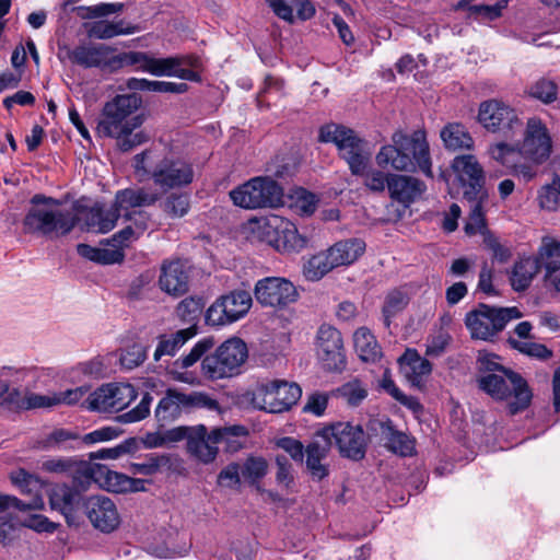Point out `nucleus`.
Listing matches in <instances>:
<instances>
[{"label": "nucleus", "mask_w": 560, "mask_h": 560, "mask_svg": "<svg viewBox=\"0 0 560 560\" xmlns=\"http://www.w3.org/2000/svg\"><path fill=\"white\" fill-rule=\"evenodd\" d=\"M230 197L244 209L277 208L282 205L283 189L269 177H254L232 189Z\"/></svg>", "instance_id": "9b49d317"}, {"label": "nucleus", "mask_w": 560, "mask_h": 560, "mask_svg": "<svg viewBox=\"0 0 560 560\" xmlns=\"http://www.w3.org/2000/svg\"><path fill=\"white\" fill-rule=\"evenodd\" d=\"M509 342L513 349H516L526 355L539 360H548L553 354L552 351L542 343L533 341H518L512 338L509 339Z\"/></svg>", "instance_id": "603ef678"}, {"label": "nucleus", "mask_w": 560, "mask_h": 560, "mask_svg": "<svg viewBox=\"0 0 560 560\" xmlns=\"http://www.w3.org/2000/svg\"><path fill=\"white\" fill-rule=\"evenodd\" d=\"M538 199L542 209L556 210L560 206V183L553 182L551 185L545 186Z\"/></svg>", "instance_id": "bf43d9fd"}, {"label": "nucleus", "mask_w": 560, "mask_h": 560, "mask_svg": "<svg viewBox=\"0 0 560 560\" xmlns=\"http://www.w3.org/2000/svg\"><path fill=\"white\" fill-rule=\"evenodd\" d=\"M340 393L351 406H358L368 395L366 388L358 380L342 385Z\"/></svg>", "instance_id": "680f3d73"}, {"label": "nucleus", "mask_w": 560, "mask_h": 560, "mask_svg": "<svg viewBox=\"0 0 560 560\" xmlns=\"http://www.w3.org/2000/svg\"><path fill=\"white\" fill-rule=\"evenodd\" d=\"M86 30L90 37L109 39L118 35L133 34L137 27L125 23L122 20L117 22L101 20L89 24Z\"/></svg>", "instance_id": "e433bc0d"}, {"label": "nucleus", "mask_w": 560, "mask_h": 560, "mask_svg": "<svg viewBox=\"0 0 560 560\" xmlns=\"http://www.w3.org/2000/svg\"><path fill=\"white\" fill-rule=\"evenodd\" d=\"M453 168L458 175L463 198L470 208L465 232L469 235L481 233L486 229V206L489 203L483 168L471 154L456 156Z\"/></svg>", "instance_id": "7ed1b4c3"}, {"label": "nucleus", "mask_w": 560, "mask_h": 560, "mask_svg": "<svg viewBox=\"0 0 560 560\" xmlns=\"http://www.w3.org/2000/svg\"><path fill=\"white\" fill-rule=\"evenodd\" d=\"M115 50V48L104 44L82 43L74 47H66V56L72 65L84 69L100 68L108 70L109 55Z\"/></svg>", "instance_id": "4be33fe9"}, {"label": "nucleus", "mask_w": 560, "mask_h": 560, "mask_svg": "<svg viewBox=\"0 0 560 560\" xmlns=\"http://www.w3.org/2000/svg\"><path fill=\"white\" fill-rule=\"evenodd\" d=\"M359 138L351 128L334 122L320 127L318 136L319 141L331 142L337 147V150L342 149L343 145L346 147Z\"/></svg>", "instance_id": "58836bf2"}, {"label": "nucleus", "mask_w": 560, "mask_h": 560, "mask_svg": "<svg viewBox=\"0 0 560 560\" xmlns=\"http://www.w3.org/2000/svg\"><path fill=\"white\" fill-rule=\"evenodd\" d=\"M427 189V185L413 176L389 174L388 194L390 199L409 207L419 199Z\"/></svg>", "instance_id": "b1692460"}, {"label": "nucleus", "mask_w": 560, "mask_h": 560, "mask_svg": "<svg viewBox=\"0 0 560 560\" xmlns=\"http://www.w3.org/2000/svg\"><path fill=\"white\" fill-rule=\"evenodd\" d=\"M78 439L79 434L75 432L66 429H55L37 442V447L40 450L59 448L65 445L66 442Z\"/></svg>", "instance_id": "3c124183"}, {"label": "nucleus", "mask_w": 560, "mask_h": 560, "mask_svg": "<svg viewBox=\"0 0 560 560\" xmlns=\"http://www.w3.org/2000/svg\"><path fill=\"white\" fill-rule=\"evenodd\" d=\"M147 353L144 347L139 343H133L121 353L120 364L128 370H132L143 363Z\"/></svg>", "instance_id": "13d9d810"}, {"label": "nucleus", "mask_w": 560, "mask_h": 560, "mask_svg": "<svg viewBox=\"0 0 560 560\" xmlns=\"http://www.w3.org/2000/svg\"><path fill=\"white\" fill-rule=\"evenodd\" d=\"M5 392L8 396L3 398L4 401H9L11 404L16 405L20 408L25 409H35V408H44L51 407L56 405L55 395L54 396H44L37 394H31L28 397L20 401V393L16 389L9 392V387L5 386Z\"/></svg>", "instance_id": "a18cd8bd"}, {"label": "nucleus", "mask_w": 560, "mask_h": 560, "mask_svg": "<svg viewBox=\"0 0 560 560\" xmlns=\"http://www.w3.org/2000/svg\"><path fill=\"white\" fill-rule=\"evenodd\" d=\"M122 10L121 3H100L91 7H80V16L82 19H96L107 16Z\"/></svg>", "instance_id": "4d7b16f0"}, {"label": "nucleus", "mask_w": 560, "mask_h": 560, "mask_svg": "<svg viewBox=\"0 0 560 560\" xmlns=\"http://www.w3.org/2000/svg\"><path fill=\"white\" fill-rule=\"evenodd\" d=\"M168 462L170 458L167 456L150 455L147 456L141 463L132 464L133 472L141 475H153L160 469V467L167 465Z\"/></svg>", "instance_id": "052dcab7"}, {"label": "nucleus", "mask_w": 560, "mask_h": 560, "mask_svg": "<svg viewBox=\"0 0 560 560\" xmlns=\"http://www.w3.org/2000/svg\"><path fill=\"white\" fill-rule=\"evenodd\" d=\"M317 355L329 371L343 369L346 360L341 334L335 327L324 324L316 337Z\"/></svg>", "instance_id": "6ab92c4d"}, {"label": "nucleus", "mask_w": 560, "mask_h": 560, "mask_svg": "<svg viewBox=\"0 0 560 560\" xmlns=\"http://www.w3.org/2000/svg\"><path fill=\"white\" fill-rule=\"evenodd\" d=\"M153 397L149 393H144L137 407L121 415L125 422H136L147 418L150 415V407Z\"/></svg>", "instance_id": "69168bd1"}, {"label": "nucleus", "mask_w": 560, "mask_h": 560, "mask_svg": "<svg viewBox=\"0 0 560 560\" xmlns=\"http://www.w3.org/2000/svg\"><path fill=\"white\" fill-rule=\"evenodd\" d=\"M160 199V192L145 187L126 188L116 192L113 205L119 214L120 211H125L124 217L127 220H133V215H139L141 220H147L141 211L130 212L129 210L153 206Z\"/></svg>", "instance_id": "5701e85b"}, {"label": "nucleus", "mask_w": 560, "mask_h": 560, "mask_svg": "<svg viewBox=\"0 0 560 560\" xmlns=\"http://www.w3.org/2000/svg\"><path fill=\"white\" fill-rule=\"evenodd\" d=\"M361 238H348L335 243L326 252L312 256L303 267L307 280L318 281L332 269L353 264L365 252Z\"/></svg>", "instance_id": "0eeeda50"}, {"label": "nucleus", "mask_w": 560, "mask_h": 560, "mask_svg": "<svg viewBox=\"0 0 560 560\" xmlns=\"http://www.w3.org/2000/svg\"><path fill=\"white\" fill-rule=\"evenodd\" d=\"M253 299L245 290H234L218 298L207 310L210 326H226L243 318L250 310Z\"/></svg>", "instance_id": "4468645a"}, {"label": "nucleus", "mask_w": 560, "mask_h": 560, "mask_svg": "<svg viewBox=\"0 0 560 560\" xmlns=\"http://www.w3.org/2000/svg\"><path fill=\"white\" fill-rule=\"evenodd\" d=\"M142 98L136 93L115 96L103 108L97 124V132L103 137L115 138L128 126L141 127L143 117L132 114L141 106Z\"/></svg>", "instance_id": "6e6552de"}, {"label": "nucleus", "mask_w": 560, "mask_h": 560, "mask_svg": "<svg viewBox=\"0 0 560 560\" xmlns=\"http://www.w3.org/2000/svg\"><path fill=\"white\" fill-rule=\"evenodd\" d=\"M324 436L335 444L342 457L352 460L364 458L368 446V435L361 425L350 422H338L324 428Z\"/></svg>", "instance_id": "2eb2a0df"}, {"label": "nucleus", "mask_w": 560, "mask_h": 560, "mask_svg": "<svg viewBox=\"0 0 560 560\" xmlns=\"http://www.w3.org/2000/svg\"><path fill=\"white\" fill-rule=\"evenodd\" d=\"M328 399V394L322 392H314L307 397V401L303 410L315 416H322L324 415L327 408Z\"/></svg>", "instance_id": "774afa93"}, {"label": "nucleus", "mask_w": 560, "mask_h": 560, "mask_svg": "<svg viewBox=\"0 0 560 560\" xmlns=\"http://www.w3.org/2000/svg\"><path fill=\"white\" fill-rule=\"evenodd\" d=\"M539 268L540 266L535 258L527 257L516 261L510 276L512 288L517 292L528 289Z\"/></svg>", "instance_id": "473e14b6"}, {"label": "nucleus", "mask_w": 560, "mask_h": 560, "mask_svg": "<svg viewBox=\"0 0 560 560\" xmlns=\"http://www.w3.org/2000/svg\"><path fill=\"white\" fill-rule=\"evenodd\" d=\"M302 396L299 384L284 380H273L261 383L253 395V404L261 410L271 413L291 409Z\"/></svg>", "instance_id": "f8f14e48"}, {"label": "nucleus", "mask_w": 560, "mask_h": 560, "mask_svg": "<svg viewBox=\"0 0 560 560\" xmlns=\"http://www.w3.org/2000/svg\"><path fill=\"white\" fill-rule=\"evenodd\" d=\"M85 514L94 528L109 534L116 530L121 522L115 502L105 495H92L84 503Z\"/></svg>", "instance_id": "aec40b11"}, {"label": "nucleus", "mask_w": 560, "mask_h": 560, "mask_svg": "<svg viewBox=\"0 0 560 560\" xmlns=\"http://www.w3.org/2000/svg\"><path fill=\"white\" fill-rule=\"evenodd\" d=\"M523 316L516 307H492L480 303L477 308L468 312L465 325L472 339L492 340L512 319Z\"/></svg>", "instance_id": "9d476101"}, {"label": "nucleus", "mask_w": 560, "mask_h": 560, "mask_svg": "<svg viewBox=\"0 0 560 560\" xmlns=\"http://www.w3.org/2000/svg\"><path fill=\"white\" fill-rule=\"evenodd\" d=\"M478 388L495 401H504L510 416L525 411L532 404L534 394L528 382L517 372L509 369L502 373L480 375Z\"/></svg>", "instance_id": "39448f33"}, {"label": "nucleus", "mask_w": 560, "mask_h": 560, "mask_svg": "<svg viewBox=\"0 0 560 560\" xmlns=\"http://www.w3.org/2000/svg\"><path fill=\"white\" fill-rule=\"evenodd\" d=\"M365 147L366 142L359 138L338 150L339 158L347 162L352 175L362 176L368 170L371 153Z\"/></svg>", "instance_id": "7c9ffc66"}, {"label": "nucleus", "mask_w": 560, "mask_h": 560, "mask_svg": "<svg viewBox=\"0 0 560 560\" xmlns=\"http://www.w3.org/2000/svg\"><path fill=\"white\" fill-rule=\"evenodd\" d=\"M558 84L547 78L538 79L526 89L528 96L544 104L553 103L558 98Z\"/></svg>", "instance_id": "37998d69"}, {"label": "nucleus", "mask_w": 560, "mask_h": 560, "mask_svg": "<svg viewBox=\"0 0 560 560\" xmlns=\"http://www.w3.org/2000/svg\"><path fill=\"white\" fill-rule=\"evenodd\" d=\"M214 343L213 337L199 340L190 352L176 363L182 369H188L203 357L201 372L205 377L211 381L233 377L240 374L241 368L248 357L246 343L240 338H230L212 353L207 354L214 347Z\"/></svg>", "instance_id": "f257e3e1"}, {"label": "nucleus", "mask_w": 560, "mask_h": 560, "mask_svg": "<svg viewBox=\"0 0 560 560\" xmlns=\"http://www.w3.org/2000/svg\"><path fill=\"white\" fill-rule=\"evenodd\" d=\"M44 501L39 495H34L30 501L25 502L12 495L0 494V524L12 523V510L32 511L40 510Z\"/></svg>", "instance_id": "c9c22d12"}, {"label": "nucleus", "mask_w": 560, "mask_h": 560, "mask_svg": "<svg viewBox=\"0 0 560 560\" xmlns=\"http://www.w3.org/2000/svg\"><path fill=\"white\" fill-rule=\"evenodd\" d=\"M159 287L166 294L179 298L189 291L190 267L179 258L165 259L160 267Z\"/></svg>", "instance_id": "412c9836"}, {"label": "nucleus", "mask_w": 560, "mask_h": 560, "mask_svg": "<svg viewBox=\"0 0 560 560\" xmlns=\"http://www.w3.org/2000/svg\"><path fill=\"white\" fill-rule=\"evenodd\" d=\"M478 121L487 131L498 133L505 139H512L523 126L516 110L497 98L480 103Z\"/></svg>", "instance_id": "ddd939ff"}, {"label": "nucleus", "mask_w": 560, "mask_h": 560, "mask_svg": "<svg viewBox=\"0 0 560 560\" xmlns=\"http://www.w3.org/2000/svg\"><path fill=\"white\" fill-rule=\"evenodd\" d=\"M137 398V392L131 384H105L91 393L83 406L92 411H120Z\"/></svg>", "instance_id": "dca6fc26"}, {"label": "nucleus", "mask_w": 560, "mask_h": 560, "mask_svg": "<svg viewBox=\"0 0 560 560\" xmlns=\"http://www.w3.org/2000/svg\"><path fill=\"white\" fill-rule=\"evenodd\" d=\"M196 408L220 410L219 402L207 394L184 393L177 388H168L159 401L154 417L159 428H165L177 420L183 412H189Z\"/></svg>", "instance_id": "1a4fd4ad"}, {"label": "nucleus", "mask_w": 560, "mask_h": 560, "mask_svg": "<svg viewBox=\"0 0 560 560\" xmlns=\"http://www.w3.org/2000/svg\"><path fill=\"white\" fill-rule=\"evenodd\" d=\"M139 128L140 127L128 126L121 135H117L114 138L117 141L119 150L128 152L149 140V136L143 130H139Z\"/></svg>", "instance_id": "49530a36"}, {"label": "nucleus", "mask_w": 560, "mask_h": 560, "mask_svg": "<svg viewBox=\"0 0 560 560\" xmlns=\"http://www.w3.org/2000/svg\"><path fill=\"white\" fill-rule=\"evenodd\" d=\"M393 144L383 145L375 156L382 168L388 166L396 171H415L418 166L422 173L432 177V163L425 132L416 130L411 135L394 132Z\"/></svg>", "instance_id": "f03ea898"}, {"label": "nucleus", "mask_w": 560, "mask_h": 560, "mask_svg": "<svg viewBox=\"0 0 560 560\" xmlns=\"http://www.w3.org/2000/svg\"><path fill=\"white\" fill-rule=\"evenodd\" d=\"M248 435V430L244 425H229L212 429V439L218 440L219 444H224V451L236 453L243 447L241 438Z\"/></svg>", "instance_id": "4c0bfd02"}, {"label": "nucleus", "mask_w": 560, "mask_h": 560, "mask_svg": "<svg viewBox=\"0 0 560 560\" xmlns=\"http://www.w3.org/2000/svg\"><path fill=\"white\" fill-rule=\"evenodd\" d=\"M148 54L143 51H124L109 55L108 71L115 72L125 67H133L137 71L145 72Z\"/></svg>", "instance_id": "a19ab883"}, {"label": "nucleus", "mask_w": 560, "mask_h": 560, "mask_svg": "<svg viewBox=\"0 0 560 560\" xmlns=\"http://www.w3.org/2000/svg\"><path fill=\"white\" fill-rule=\"evenodd\" d=\"M145 72L153 75H173L174 67L182 66L183 60L178 57L154 58L148 54Z\"/></svg>", "instance_id": "de8ad7c7"}, {"label": "nucleus", "mask_w": 560, "mask_h": 560, "mask_svg": "<svg viewBox=\"0 0 560 560\" xmlns=\"http://www.w3.org/2000/svg\"><path fill=\"white\" fill-rule=\"evenodd\" d=\"M187 452L203 464L214 462L219 453L218 440L212 439L203 424L194 427L187 443Z\"/></svg>", "instance_id": "393cba45"}, {"label": "nucleus", "mask_w": 560, "mask_h": 560, "mask_svg": "<svg viewBox=\"0 0 560 560\" xmlns=\"http://www.w3.org/2000/svg\"><path fill=\"white\" fill-rule=\"evenodd\" d=\"M353 341L354 349L362 361L376 362L381 358V347L366 327H360L355 330Z\"/></svg>", "instance_id": "f704fd0d"}, {"label": "nucleus", "mask_w": 560, "mask_h": 560, "mask_svg": "<svg viewBox=\"0 0 560 560\" xmlns=\"http://www.w3.org/2000/svg\"><path fill=\"white\" fill-rule=\"evenodd\" d=\"M399 360L404 364L405 375L410 384L417 388H422L425 384V378L432 372L431 362L411 349H407Z\"/></svg>", "instance_id": "bb28decb"}, {"label": "nucleus", "mask_w": 560, "mask_h": 560, "mask_svg": "<svg viewBox=\"0 0 560 560\" xmlns=\"http://www.w3.org/2000/svg\"><path fill=\"white\" fill-rule=\"evenodd\" d=\"M151 153V150H145L135 155L133 167L137 175L149 176L163 191L182 188L192 183L194 168L190 163L174 156H164L153 162Z\"/></svg>", "instance_id": "423d86ee"}, {"label": "nucleus", "mask_w": 560, "mask_h": 560, "mask_svg": "<svg viewBox=\"0 0 560 560\" xmlns=\"http://www.w3.org/2000/svg\"><path fill=\"white\" fill-rule=\"evenodd\" d=\"M205 303L201 298L188 296L179 302L176 307L177 315L182 320L191 323L199 318L202 313Z\"/></svg>", "instance_id": "09e8293b"}, {"label": "nucleus", "mask_w": 560, "mask_h": 560, "mask_svg": "<svg viewBox=\"0 0 560 560\" xmlns=\"http://www.w3.org/2000/svg\"><path fill=\"white\" fill-rule=\"evenodd\" d=\"M241 468L243 477L254 483L267 474L268 463L262 457L250 456Z\"/></svg>", "instance_id": "864d4df0"}, {"label": "nucleus", "mask_w": 560, "mask_h": 560, "mask_svg": "<svg viewBox=\"0 0 560 560\" xmlns=\"http://www.w3.org/2000/svg\"><path fill=\"white\" fill-rule=\"evenodd\" d=\"M83 477L86 482L91 480L98 483L102 488L112 492H127L130 488L129 477L125 474L110 470L107 466L95 464L91 466Z\"/></svg>", "instance_id": "a878e982"}, {"label": "nucleus", "mask_w": 560, "mask_h": 560, "mask_svg": "<svg viewBox=\"0 0 560 560\" xmlns=\"http://www.w3.org/2000/svg\"><path fill=\"white\" fill-rule=\"evenodd\" d=\"M255 298L262 306L285 307L298 300V291L292 282L284 278L267 277L257 281Z\"/></svg>", "instance_id": "a211bd4d"}, {"label": "nucleus", "mask_w": 560, "mask_h": 560, "mask_svg": "<svg viewBox=\"0 0 560 560\" xmlns=\"http://www.w3.org/2000/svg\"><path fill=\"white\" fill-rule=\"evenodd\" d=\"M189 208V197L185 194H171L162 203L163 211L171 218L184 217Z\"/></svg>", "instance_id": "8fccbe9b"}, {"label": "nucleus", "mask_w": 560, "mask_h": 560, "mask_svg": "<svg viewBox=\"0 0 560 560\" xmlns=\"http://www.w3.org/2000/svg\"><path fill=\"white\" fill-rule=\"evenodd\" d=\"M197 334V327L190 326L176 331L171 337H162L154 352V360L159 361L163 355H174L175 351L187 340Z\"/></svg>", "instance_id": "ea45409f"}, {"label": "nucleus", "mask_w": 560, "mask_h": 560, "mask_svg": "<svg viewBox=\"0 0 560 560\" xmlns=\"http://www.w3.org/2000/svg\"><path fill=\"white\" fill-rule=\"evenodd\" d=\"M535 259L545 269V272H548V267L552 265L555 269L560 268V242L550 236L542 237Z\"/></svg>", "instance_id": "79ce46f5"}, {"label": "nucleus", "mask_w": 560, "mask_h": 560, "mask_svg": "<svg viewBox=\"0 0 560 560\" xmlns=\"http://www.w3.org/2000/svg\"><path fill=\"white\" fill-rule=\"evenodd\" d=\"M410 294L407 285L390 289L382 305V317L386 328L390 327L392 319L400 314L409 304Z\"/></svg>", "instance_id": "2f4dec72"}, {"label": "nucleus", "mask_w": 560, "mask_h": 560, "mask_svg": "<svg viewBox=\"0 0 560 560\" xmlns=\"http://www.w3.org/2000/svg\"><path fill=\"white\" fill-rule=\"evenodd\" d=\"M277 246L287 252H299L306 246V238L299 234L296 226L287 222L283 229L278 232Z\"/></svg>", "instance_id": "c03bdc74"}, {"label": "nucleus", "mask_w": 560, "mask_h": 560, "mask_svg": "<svg viewBox=\"0 0 560 560\" xmlns=\"http://www.w3.org/2000/svg\"><path fill=\"white\" fill-rule=\"evenodd\" d=\"M59 205L60 202L52 197L34 195L22 222L23 232L49 238L69 234L77 225L78 218L72 211L60 209Z\"/></svg>", "instance_id": "20e7f679"}, {"label": "nucleus", "mask_w": 560, "mask_h": 560, "mask_svg": "<svg viewBox=\"0 0 560 560\" xmlns=\"http://www.w3.org/2000/svg\"><path fill=\"white\" fill-rule=\"evenodd\" d=\"M119 217L114 205L110 209H105L102 203L96 202L93 207L86 209L84 224L88 231L107 233L115 228Z\"/></svg>", "instance_id": "c85d7f7f"}, {"label": "nucleus", "mask_w": 560, "mask_h": 560, "mask_svg": "<svg viewBox=\"0 0 560 560\" xmlns=\"http://www.w3.org/2000/svg\"><path fill=\"white\" fill-rule=\"evenodd\" d=\"M441 139L447 150H470L474 147V140L464 125L459 122H450L441 130Z\"/></svg>", "instance_id": "72a5a7b5"}, {"label": "nucleus", "mask_w": 560, "mask_h": 560, "mask_svg": "<svg viewBox=\"0 0 560 560\" xmlns=\"http://www.w3.org/2000/svg\"><path fill=\"white\" fill-rule=\"evenodd\" d=\"M241 472V465L237 463H231L219 472L218 483L226 488H234L240 486Z\"/></svg>", "instance_id": "0e129e2a"}, {"label": "nucleus", "mask_w": 560, "mask_h": 560, "mask_svg": "<svg viewBox=\"0 0 560 560\" xmlns=\"http://www.w3.org/2000/svg\"><path fill=\"white\" fill-rule=\"evenodd\" d=\"M364 185L374 192H383L385 188L388 189L389 174L382 171L373 170L364 173Z\"/></svg>", "instance_id": "338daca9"}, {"label": "nucleus", "mask_w": 560, "mask_h": 560, "mask_svg": "<svg viewBox=\"0 0 560 560\" xmlns=\"http://www.w3.org/2000/svg\"><path fill=\"white\" fill-rule=\"evenodd\" d=\"M80 500V493L67 485H55L49 492V504L60 512L70 524Z\"/></svg>", "instance_id": "c756f323"}, {"label": "nucleus", "mask_w": 560, "mask_h": 560, "mask_svg": "<svg viewBox=\"0 0 560 560\" xmlns=\"http://www.w3.org/2000/svg\"><path fill=\"white\" fill-rule=\"evenodd\" d=\"M489 153L493 160L502 164L503 166L511 167V156L518 153V147L510 145L504 142L497 143L489 149Z\"/></svg>", "instance_id": "e2e57ef3"}, {"label": "nucleus", "mask_w": 560, "mask_h": 560, "mask_svg": "<svg viewBox=\"0 0 560 560\" xmlns=\"http://www.w3.org/2000/svg\"><path fill=\"white\" fill-rule=\"evenodd\" d=\"M517 147L518 154L535 163H542L550 156L551 138L540 118L532 117L527 120L524 140Z\"/></svg>", "instance_id": "f3484780"}, {"label": "nucleus", "mask_w": 560, "mask_h": 560, "mask_svg": "<svg viewBox=\"0 0 560 560\" xmlns=\"http://www.w3.org/2000/svg\"><path fill=\"white\" fill-rule=\"evenodd\" d=\"M380 434L386 448L400 456H410L415 450V441L402 431H398L392 420L380 422Z\"/></svg>", "instance_id": "cd10ccee"}, {"label": "nucleus", "mask_w": 560, "mask_h": 560, "mask_svg": "<svg viewBox=\"0 0 560 560\" xmlns=\"http://www.w3.org/2000/svg\"><path fill=\"white\" fill-rule=\"evenodd\" d=\"M136 225L137 230H135L131 225H128L119 232L115 233L108 241V244L118 246L122 249V247L127 246L131 241L137 240L139 235L147 229V220H141L140 224L136 222Z\"/></svg>", "instance_id": "5fc2aeb1"}, {"label": "nucleus", "mask_w": 560, "mask_h": 560, "mask_svg": "<svg viewBox=\"0 0 560 560\" xmlns=\"http://www.w3.org/2000/svg\"><path fill=\"white\" fill-rule=\"evenodd\" d=\"M331 444L328 439L324 436V429L316 435V439L312 441L305 448L306 458H311V462L315 459H325L328 456Z\"/></svg>", "instance_id": "6e6d98bb"}]
</instances>
